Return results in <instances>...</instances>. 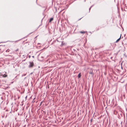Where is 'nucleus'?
<instances>
[{
	"instance_id": "f257e3e1",
	"label": "nucleus",
	"mask_w": 127,
	"mask_h": 127,
	"mask_svg": "<svg viewBox=\"0 0 127 127\" xmlns=\"http://www.w3.org/2000/svg\"><path fill=\"white\" fill-rule=\"evenodd\" d=\"M30 64L29 67L30 68L34 66V64L33 62H29Z\"/></svg>"
},
{
	"instance_id": "f03ea898",
	"label": "nucleus",
	"mask_w": 127,
	"mask_h": 127,
	"mask_svg": "<svg viewBox=\"0 0 127 127\" xmlns=\"http://www.w3.org/2000/svg\"><path fill=\"white\" fill-rule=\"evenodd\" d=\"M90 69L91 71H90L89 72L90 74H91L92 75H93L94 74V73L93 72V69H92V68H91Z\"/></svg>"
},
{
	"instance_id": "7ed1b4c3",
	"label": "nucleus",
	"mask_w": 127,
	"mask_h": 127,
	"mask_svg": "<svg viewBox=\"0 0 127 127\" xmlns=\"http://www.w3.org/2000/svg\"><path fill=\"white\" fill-rule=\"evenodd\" d=\"M2 77H6L7 76V74H2Z\"/></svg>"
},
{
	"instance_id": "20e7f679",
	"label": "nucleus",
	"mask_w": 127,
	"mask_h": 127,
	"mask_svg": "<svg viewBox=\"0 0 127 127\" xmlns=\"http://www.w3.org/2000/svg\"><path fill=\"white\" fill-rule=\"evenodd\" d=\"M121 34L120 37L116 40V42H118V41H119L120 40V39H121Z\"/></svg>"
},
{
	"instance_id": "39448f33",
	"label": "nucleus",
	"mask_w": 127,
	"mask_h": 127,
	"mask_svg": "<svg viewBox=\"0 0 127 127\" xmlns=\"http://www.w3.org/2000/svg\"><path fill=\"white\" fill-rule=\"evenodd\" d=\"M53 20V18H51L50 19L49 21V22H51V21H52Z\"/></svg>"
},
{
	"instance_id": "423d86ee",
	"label": "nucleus",
	"mask_w": 127,
	"mask_h": 127,
	"mask_svg": "<svg viewBox=\"0 0 127 127\" xmlns=\"http://www.w3.org/2000/svg\"><path fill=\"white\" fill-rule=\"evenodd\" d=\"M10 51V50L9 49H8L6 50V52H9Z\"/></svg>"
},
{
	"instance_id": "0eeeda50",
	"label": "nucleus",
	"mask_w": 127,
	"mask_h": 127,
	"mask_svg": "<svg viewBox=\"0 0 127 127\" xmlns=\"http://www.w3.org/2000/svg\"><path fill=\"white\" fill-rule=\"evenodd\" d=\"M80 32L81 33H85V32H84V31H83V32L81 31V32Z\"/></svg>"
},
{
	"instance_id": "6e6552de",
	"label": "nucleus",
	"mask_w": 127,
	"mask_h": 127,
	"mask_svg": "<svg viewBox=\"0 0 127 127\" xmlns=\"http://www.w3.org/2000/svg\"><path fill=\"white\" fill-rule=\"evenodd\" d=\"M78 78H80V77H81V75L79 73V74L78 75Z\"/></svg>"
},
{
	"instance_id": "1a4fd4ad",
	"label": "nucleus",
	"mask_w": 127,
	"mask_h": 127,
	"mask_svg": "<svg viewBox=\"0 0 127 127\" xmlns=\"http://www.w3.org/2000/svg\"><path fill=\"white\" fill-rule=\"evenodd\" d=\"M26 75V74H24L23 75H22V76H25Z\"/></svg>"
},
{
	"instance_id": "9d476101",
	"label": "nucleus",
	"mask_w": 127,
	"mask_h": 127,
	"mask_svg": "<svg viewBox=\"0 0 127 127\" xmlns=\"http://www.w3.org/2000/svg\"><path fill=\"white\" fill-rule=\"evenodd\" d=\"M92 6H91V7H90V8H89V12H90V10H91V8L92 7Z\"/></svg>"
},
{
	"instance_id": "9b49d317",
	"label": "nucleus",
	"mask_w": 127,
	"mask_h": 127,
	"mask_svg": "<svg viewBox=\"0 0 127 127\" xmlns=\"http://www.w3.org/2000/svg\"><path fill=\"white\" fill-rule=\"evenodd\" d=\"M18 50H19V49H16V50H15V51H16V52H17V51H18Z\"/></svg>"
},
{
	"instance_id": "f8f14e48",
	"label": "nucleus",
	"mask_w": 127,
	"mask_h": 127,
	"mask_svg": "<svg viewBox=\"0 0 127 127\" xmlns=\"http://www.w3.org/2000/svg\"><path fill=\"white\" fill-rule=\"evenodd\" d=\"M92 119H91V122H92Z\"/></svg>"
},
{
	"instance_id": "ddd939ff",
	"label": "nucleus",
	"mask_w": 127,
	"mask_h": 127,
	"mask_svg": "<svg viewBox=\"0 0 127 127\" xmlns=\"http://www.w3.org/2000/svg\"><path fill=\"white\" fill-rule=\"evenodd\" d=\"M29 58H30V57H31V56H29Z\"/></svg>"
},
{
	"instance_id": "4468645a",
	"label": "nucleus",
	"mask_w": 127,
	"mask_h": 127,
	"mask_svg": "<svg viewBox=\"0 0 127 127\" xmlns=\"http://www.w3.org/2000/svg\"><path fill=\"white\" fill-rule=\"evenodd\" d=\"M121 68H122V69H123V67H122V66H121Z\"/></svg>"
},
{
	"instance_id": "2eb2a0df",
	"label": "nucleus",
	"mask_w": 127,
	"mask_h": 127,
	"mask_svg": "<svg viewBox=\"0 0 127 127\" xmlns=\"http://www.w3.org/2000/svg\"><path fill=\"white\" fill-rule=\"evenodd\" d=\"M32 57H33V58H34V56H32Z\"/></svg>"
},
{
	"instance_id": "dca6fc26",
	"label": "nucleus",
	"mask_w": 127,
	"mask_h": 127,
	"mask_svg": "<svg viewBox=\"0 0 127 127\" xmlns=\"http://www.w3.org/2000/svg\"><path fill=\"white\" fill-rule=\"evenodd\" d=\"M81 19H80L79 20H80V19H81Z\"/></svg>"
},
{
	"instance_id": "f3484780",
	"label": "nucleus",
	"mask_w": 127,
	"mask_h": 127,
	"mask_svg": "<svg viewBox=\"0 0 127 127\" xmlns=\"http://www.w3.org/2000/svg\"><path fill=\"white\" fill-rule=\"evenodd\" d=\"M5 72V73H6V72Z\"/></svg>"
}]
</instances>
